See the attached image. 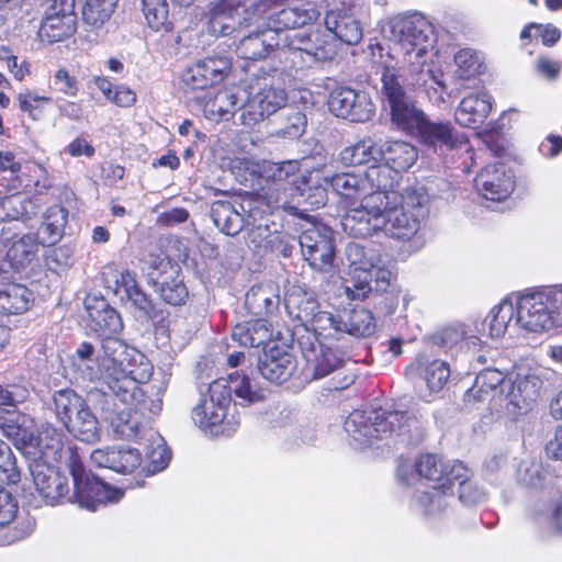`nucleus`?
Instances as JSON below:
<instances>
[{
    "instance_id": "nucleus-38",
    "label": "nucleus",
    "mask_w": 562,
    "mask_h": 562,
    "mask_svg": "<svg viewBox=\"0 0 562 562\" xmlns=\"http://www.w3.org/2000/svg\"><path fill=\"white\" fill-rule=\"evenodd\" d=\"M284 305L289 316L300 322L302 326L313 319V315L319 308L314 294L300 286H293L286 292Z\"/></svg>"
},
{
    "instance_id": "nucleus-10",
    "label": "nucleus",
    "mask_w": 562,
    "mask_h": 562,
    "mask_svg": "<svg viewBox=\"0 0 562 562\" xmlns=\"http://www.w3.org/2000/svg\"><path fill=\"white\" fill-rule=\"evenodd\" d=\"M229 389L224 379L210 383L207 395L192 409V420L204 432L211 436H231L236 431L238 422L227 418Z\"/></svg>"
},
{
    "instance_id": "nucleus-56",
    "label": "nucleus",
    "mask_w": 562,
    "mask_h": 562,
    "mask_svg": "<svg viewBox=\"0 0 562 562\" xmlns=\"http://www.w3.org/2000/svg\"><path fill=\"white\" fill-rule=\"evenodd\" d=\"M50 100L49 97L40 95L31 90H25L18 94L20 110L27 113L32 120H40L42 117L44 105L49 103Z\"/></svg>"
},
{
    "instance_id": "nucleus-60",
    "label": "nucleus",
    "mask_w": 562,
    "mask_h": 562,
    "mask_svg": "<svg viewBox=\"0 0 562 562\" xmlns=\"http://www.w3.org/2000/svg\"><path fill=\"white\" fill-rule=\"evenodd\" d=\"M351 277L352 290L347 286L352 299H364L373 290L372 271H349Z\"/></svg>"
},
{
    "instance_id": "nucleus-33",
    "label": "nucleus",
    "mask_w": 562,
    "mask_h": 562,
    "mask_svg": "<svg viewBox=\"0 0 562 562\" xmlns=\"http://www.w3.org/2000/svg\"><path fill=\"white\" fill-rule=\"evenodd\" d=\"M64 429V427L57 428L48 422L43 423L38 435L34 436V442L29 443L31 452H26V454L37 459L56 460L66 440Z\"/></svg>"
},
{
    "instance_id": "nucleus-63",
    "label": "nucleus",
    "mask_w": 562,
    "mask_h": 562,
    "mask_svg": "<svg viewBox=\"0 0 562 562\" xmlns=\"http://www.w3.org/2000/svg\"><path fill=\"white\" fill-rule=\"evenodd\" d=\"M30 391L19 384L0 385V405L21 404L27 400Z\"/></svg>"
},
{
    "instance_id": "nucleus-14",
    "label": "nucleus",
    "mask_w": 562,
    "mask_h": 562,
    "mask_svg": "<svg viewBox=\"0 0 562 562\" xmlns=\"http://www.w3.org/2000/svg\"><path fill=\"white\" fill-rule=\"evenodd\" d=\"M542 385L541 369H520L514 381H507L505 392L501 394L497 407L503 408L512 418L525 415L531 411L538 400Z\"/></svg>"
},
{
    "instance_id": "nucleus-30",
    "label": "nucleus",
    "mask_w": 562,
    "mask_h": 562,
    "mask_svg": "<svg viewBox=\"0 0 562 562\" xmlns=\"http://www.w3.org/2000/svg\"><path fill=\"white\" fill-rule=\"evenodd\" d=\"M450 373V367L446 361L429 360L424 356H418L406 369V374H417L425 381L430 395L440 392L445 387Z\"/></svg>"
},
{
    "instance_id": "nucleus-29",
    "label": "nucleus",
    "mask_w": 562,
    "mask_h": 562,
    "mask_svg": "<svg viewBox=\"0 0 562 562\" xmlns=\"http://www.w3.org/2000/svg\"><path fill=\"white\" fill-rule=\"evenodd\" d=\"M453 499L450 485L429 484L419 486L414 496V506L426 516H439L445 513Z\"/></svg>"
},
{
    "instance_id": "nucleus-28",
    "label": "nucleus",
    "mask_w": 562,
    "mask_h": 562,
    "mask_svg": "<svg viewBox=\"0 0 562 562\" xmlns=\"http://www.w3.org/2000/svg\"><path fill=\"white\" fill-rule=\"evenodd\" d=\"M380 160L385 164L392 172L393 187L396 183L397 175L408 170L418 158V149L411 143L404 140H387L380 147Z\"/></svg>"
},
{
    "instance_id": "nucleus-16",
    "label": "nucleus",
    "mask_w": 562,
    "mask_h": 562,
    "mask_svg": "<svg viewBox=\"0 0 562 562\" xmlns=\"http://www.w3.org/2000/svg\"><path fill=\"white\" fill-rule=\"evenodd\" d=\"M147 274L166 303L175 306L186 303L189 292L178 263L166 257H151Z\"/></svg>"
},
{
    "instance_id": "nucleus-11",
    "label": "nucleus",
    "mask_w": 562,
    "mask_h": 562,
    "mask_svg": "<svg viewBox=\"0 0 562 562\" xmlns=\"http://www.w3.org/2000/svg\"><path fill=\"white\" fill-rule=\"evenodd\" d=\"M251 166L254 172L266 182L262 188L268 204L271 207L288 209L292 206L295 200V192L300 189L299 172L300 162L297 160H285L280 162L263 161L261 165Z\"/></svg>"
},
{
    "instance_id": "nucleus-48",
    "label": "nucleus",
    "mask_w": 562,
    "mask_h": 562,
    "mask_svg": "<svg viewBox=\"0 0 562 562\" xmlns=\"http://www.w3.org/2000/svg\"><path fill=\"white\" fill-rule=\"evenodd\" d=\"M341 339L350 337H367L373 334L375 322L372 313L366 308H355L341 315Z\"/></svg>"
},
{
    "instance_id": "nucleus-26",
    "label": "nucleus",
    "mask_w": 562,
    "mask_h": 562,
    "mask_svg": "<svg viewBox=\"0 0 562 562\" xmlns=\"http://www.w3.org/2000/svg\"><path fill=\"white\" fill-rule=\"evenodd\" d=\"M18 404L8 405L15 407ZM5 405H0V429L2 434L10 439L14 446L26 452L29 443L34 442V420L31 416L19 412L15 408H4Z\"/></svg>"
},
{
    "instance_id": "nucleus-3",
    "label": "nucleus",
    "mask_w": 562,
    "mask_h": 562,
    "mask_svg": "<svg viewBox=\"0 0 562 562\" xmlns=\"http://www.w3.org/2000/svg\"><path fill=\"white\" fill-rule=\"evenodd\" d=\"M319 12L311 4L285 8L284 0H259L248 4L245 0H217L211 3L207 16V31L215 36L232 35L238 25L257 23L266 25L278 33H303L314 35L319 33L326 41L322 31L314 32L289 30L304 26L316 20Z\"/></svg>"
},
{
    "instance_id": "nucleus-4",
    "label": "nucleus",
    "mask_w": 562,
    "mask_h": 562,
    "mask_svg": "<svg viewBox=\"0 0 562 562\" xmlns=\"http://www.w3.org/2000/svg\"><path fill=\"white\" fill-rule=\"evenodd\" d=\"M428 195L424 188H406L403 195L390 189L364 218L358 216L357 232L352 237L367 238L379 232L397 240L412 239L427 214Z\"/></svg>"
},
{
    "instance_id": "nucleus-46",
    "label": "nucleus",
    "mask_w": 562,
    "mask_h": 562,
    "mask_svg": "<svg viewBox=\"0 0 562 562\" xmlns=\"http://www.w3.org/2000/svg\"><path fill=\"white\" fill-rule=\"evenodd\" d=\"M150 445L146 447L145 459H142V472L146 475L156 474L167 468L171 452L162 437L155 431H149L146 438Z\"/></svg>"
},
{
    "instance_id": "nucleus-55",
    "label": "nucleus",
    "mask_w": 562,
    "mask_h": 562,
    "mask_svg": "<svg viewBox=\"0 0 562 562\" xmlns=\"http://www.w3.org/2000/svg\"><path fill=\"white\" fill-rule=\"evenodd\" d=\"M440 342L445 347H453L461 344V348L467 346L468 350L481 346V339L476 336H468L463 324H453L443 328L439 336Z\"/></svg>"
},
{
    "instance_id": "nucleus-47",
    "label": "nucleus",
    "mask_w": 562,
    "mask_h": 562,
    "mask_svg": "<svg viewBox=\"0 0 562 562\" xmlns=\"http://www.w3.org/2000/svg\"><path fill=\"white\" fill-rule=\"evenodd\" d=\"M516 310V304L510 299L503 300L491 310L485 319L491 337H503L507 330L518 327V324H515Z\"/></svg>"
},
{
    "instance_id": "nucleus-36",
    "label": "nucleus",
    "mask_w": 562,
    "mask_h": 562,
    "mask_svg": "<svg viewBox=\"0 0 562 562\" xmlns=\"http://www.w3.org/2000/svg\"><path fill=\"white\" fill-rule=\"evenodd\" d=\"M446 485H450L451 492L458 485L459 499L465 506H472L485 499L484 491L470 480V471L461 462L451 467L443 482V486Z\"/></svg>"
},
{
    "instance_id": "nucleus-24",
    "label": "nucleus",
    "mask_w": 562,
    "mask_h": 562,
    "mask_svg": "<svg viewBox=\"0 0 562 562\" xmlns=\"http://www.w3.org/2000/svg\"><path fill=\"white\" fill-rule=\"evenodd\" d=\"M68 468L70 470L74 481V494L68 496V499L78 503L80 507L88 510L95 512L98 509V501L100 488L98 485L102 484L97 476L86 472V469L79 457L70 452L68 458Z\"/></svg>"
},
{
    "instance_id": "nucleus-20",
    "label": "nucleus",
    "mask_w": 562,
    "mask_h": 562,
    "mask_svg": "<svg viewBox=\"0 0 562 562\" xmlns=\"http://www.w3.org/2000/svg\"><path fill=\"white\" fill-rule=\"evenodd\" d=\"M231 69L226 57H206L183 70L181 83L184 92L205 90L223 80Z\"/></svg>"
},
{
    "instance_id": "nucleus-51",
    "label": "nucleus",
    "mask_w": 562,
    "mask_h": 562,
    "mask_svg": "<svg viewBox=\"0 0 562 562\" xmlns=\"http://www.w3.org/2000/svg\"><path fill=\"white\" fill-rule=\"evenodd\" d=\"M453 77L459 81H468L481 74L483 64L479 54L470 48L456 53Z\"/></svg>"
},
{
    "instance_id": "nucleus-37",
    "label": "nucleus",
    "mask_w": 562,
    "mask_h": 562,
    "mask_svg": "<svg viewBox=\"0 0 562 562\" xmlns=\"http://www.w3.org/2000/svg\"><path fill=\"white\" fill-rule=\"evenodd\" d=\"M329 180V176H321L318 173L301 177L299 181L300 189L294 191L295 200L293 203L310 205L314 209L324 206L328 199Z\"/></svg>"
},
{
    "instance_id": "nucleus-53",
    "label": "nucleus",
    "mask_w": 562,
    "mask_h": 562,
    "mask_svg": "<svg viewBox=\"0 0 562 562\" xmlns=\"http://www.w3.org/2000/svg\"><path fill=\"white\" fill-rule=\"evenodd\" d=\"M346 258L349 262V271H368L375 267L380 258L373 250H367L358 243H349L346 247Z\"/></svg>"
},
{
    "instance_id": "nucleus-62",
    "label": "nucleus",
    "mask_w": 562,
    "mask_h": 562,
    "mask_svg": "<svg viewBox=\"0 0 562 562\" xmlns=\"http://www.w3.org/2000/svg\"><path fill=\"white\" fill-rule=\"evenodd\" d=\"M53 82L55 88L68 97H76L79 91V82L77 78L65 68H59L54 77Z\"/></svg>"
},
{
    "instance_id": "nucleus-35",
    "label": "nucleus",
    "mask_w": 562,
    "mask_h": 562,
    "mask_svg": "<svg viewBox=\"0 0 562 562\" xmlns=\"http://www.w3.org/2000/svg\"><path fill=\"white\" fill-rule=\"evenodd\" d=\"M68 215V210L60 204H54L46 209L36 233L42 246H54L61 239Z\"/></svg>"
},
{
    "instance_id": "nucleus-64",
    "label": "nucleus",
    "mask_w": 562,
    "mask_h": 562,
    "mask_svg": "<svg viewBox=\"0 0 562 562\" xmlns=\"http://www.w3.org/2000/svg\"><path fill=\"white\" fill-rule=\"evenodd\" d=\"M305 125V115L299 111H294L289 116V124L277 132V135L290 139L299 138L304 133Z\"/></svg>"
},
{
    "instance_id": "nucleus-5",
    "label": "nucleus",
    "mask_w": 562,
    "mask_h": 562,
    "mask_svg": "<svg viewBox=\"0 0 562 562\" xmlns=\"http://www.w3.org/2000/svg\"><path fill=\"white\" fill-rule=\"evenodd\" d=\"M239 30H249L236 46V54L244 59L266 57L273 48H289L305 54L310 60L324 61L333 58L334 46L319 33H278L266 25L250 23L238 25L232 34Z\"/></svg>"
},
{
    "instance_id": "nucleus-8",
    "label": "nucleus",
    "mask_w": 562,
    "mask_h": 562,
    "mask_svg": "<svg viewBox=\"0 0 562 562\" xmlns=\"http://www.w3.org/2000/svg\"><path fill=\"white\" fill-rule=\"evenodd\" d=\"M89 398L109 420L116 438L125 440L147 438L149 431H154L149 428L150 417L161 409V402L146 401L143 391L142 396L131 403L104 390L91 391Z\"/></svg>"
},
{
    "instance_id": "nucleus-45",
    "label": "nucleus",
    "mask_w": 562,
    "mask_h": 562,
    "mask_svg": "<svg viewBox=\"0 0 562 562\" xmlns=\"http://www.w3.org/2000/svg\"><path fill=\"white\" fill-rule=\"evenodd\" d=\"M214 225L228 236L237 235L244 227V215L229 201H215L211 206Z\"/></svg>"
},
{
    "instance_id": "nucleus-34",
    "label": "nucleus",
    "mask_w": 562,
    "mask_h": 562,
    "mask_svg": "<svg viewBox=\"0 0 562 562\" xmlns=\"http://www.w3.org/2000/svg\"><path fill=\"white\" fill-rule=\"evenodd\" d=\"M492 110V98L486 93H471L459 103L454 116L464 127L476 128L487 119Z\"/></svg>"
},
{
    "instance_id": "nucleus-39",
    "label": "nucleus",
    "mask_w": 562,
    "mask_h": 562,
    "mask_svg": "<svg viewBox=\"0 0 562 562\" xmlns=\"http://www.w3.org/2000/svg\"><path fill=\"white\" fill-rule=\"evenodd\" d=\"M241 88L236 91L225 89L218 91L213 98L204 104V113L211 120H228L239 111V106L245 103Z\"/></svg>"
},
{
    "instance_id": "nucleus-12",
    "label": "nucleus",
    "mask_w": 562,
    "mask_h": 562,
    "mask_svg": "<svg viewBox=\"0 0 562 562\" xmlns=\"http://www.w3.org/2000/svg\"><path fill=\"white\" fill-rule=\"evenodd\" d=\"M554 300V285L518 296L515 302L517 308L515 324H518V328L530 333L560 329V321L557 318L558 304Z\"/></svg>"
},
{
    "instance_id": "nucleus-57",
    "label": "nucleus",
    "mask_w": 562,
    "mask_h": 562,
    "mask_svg": "<svg viewBox=\"0 0 562 562\" xmlns=\"http://www.w3.org/2000/svg\"><path fill=\"white\" fill-rule=\"evenodd\" d=\"M20 477L21 473L15 457L10 447L0 440V482L15 484L20 481Z\"/></svg>"
},
{
    "instance_id": "nucleus-43",
    "label": "nucleus",
    "mask_w": 562,
    "mask_h": 562,
    "mask_svg": "<svg viewBox=\"0 0 562 562\" xmlns=\"http://www.w3.org/2000/svg\"><path fill=\"white\" fill-rule=\"evenodd\" d=\"M227 389H229V401L232 393L240 400V404H254L261 402L267 396V390L259 385L257 379L246 373L235 372L229 374Z\"/></svg>"
},
{
    "instance_id": "nucleus-2",
    "label": "nucleus",
    "mask_w": 562,
    "mask_h": 562,
    "mask_svg": "<svg viewBox=\"0 0 562 562\" xmlns=\"http://www.w3.org/2000/svg\"><path fill=\"white\" fill-rule=\"evenodd\" d=\"M71 360L83 380L101 381L106 393L130 403L142 396L139 384L150 376L145 356L114 337L104 338L98 350L90 342H81Z\"/></svg>"
},
{
    "instance_id": "nucleus-15",
    "label": "nucleus",
    "mask_w": 562,
    "mask_h": 562,
    "mask_svg": "<svg viewBox=\"0 0 562 562\" xmlns=\"http://www.w3.org/2000/svg\"><path fill=\"white\" fill-rule=\"evenodd\" d=\"M303 259L318 272L333 274L338 268L335 255L334 234L323 224H313L299 237Z\"/></svg>"
},
{
    "instance_id": "nucleus-61",
    "label": "nucleus",
    "mask_w": 562,
    "mask_h": 562,
    "mask_svg": "<svg viewBox=\"0 0 562 562\" xmlns=\"http://www.w3.org/2000/svg\"><path fill=\"white\" fill-rule=\"evenodd\" d=\"M124 299H126V301L136 308V311L139 313V317L150 319L155 316V308L151 300L139 286L134 289Z\"/></svg>"
},
{
    "instance_id": "nucleus-27",
    "label": "nucleus",
    "mask_w": 562,
    "mask_h": 562,
    "mask_svg": "<svg viewBox=\"0 0 562 562\" xmlns=\"http://www.w3.org/2000/svg\"><path fill=\"white\" fill-rule=\"evenodd\" d=\"M295 368L294 357L278 346L265 351L258 364L260 374L266 380L278 384L285 382L293 374Z\"/></svg>"
},
{
    "instance_id": "nucleus-9",
    "label": "nucleus",
    "mask_w": 562,
    "mask_h": 562,
    "mask_svg": "<svg viewBox=\"0 0 562 562\" xmlns=\"http://www.w3.org/2000/svg\"><path fill=\"white\" fill-rule=\"evenodd\" d=\"M49 409L63 427L80 441L92 443L100 439V425L86 401L71 389L55 391Z\"/></svg>"
},
{
    "instance_id": "nucleus-22",
    "label": "nucleus",
    "mask_w": 562,
    "mask_h": 562,
    "mask_svg": "<svg viewBox=\"0 0 562 562\" xmlns=\"http://www.w3.org/2000/svg\"><path fill=\"white\" fill-rule=\"evenodd\" d=\"M506 383L505 374L502 371L485 368L476 374L472 387L465 392L464 403L470 406L488 404L496 408L501 394L505 392Z\"/></svg>"
},
{
    "instance_id": "nucleus-17",
    "label": "nucleus",
    "mask_w": 562,
    "mask_h": 562,
    "mask_svg": "<svg viewBox=\"0 0 562 562\" xmlns=\"http://www.w3.org/2000/svg\"><path fill=\"white\" fill-rule=\"evenodd\" d=\"M329 111L338 117L352 122H367L375 113V105L366 91H357L349 87H337L328 98Z\"/></svg>"
},
{
    "instance_id": "nucleus-1",
    "label": "nucleus",
    "mask_w": 562,
    "mask_h": 562,
    "mask_svg": "<svg viewBox=\"0 0 562 562\" xmlns=\"http://www.w3.org/2000/svg\"><path fill=\"white\" fill-rule=\"evenodd\" d=\"M383 33L391 46L383 53L384 48L378 45L379 93L392 124L415 137L425 150L438 156L467 147L468 138L463 134L449 122L431 121L408 92L409 87L424 89L434 104L445 102L443 72L428 63L437 42L434 25L419 13L398 15L387 21Z\"/></svg>"
},
{
    "instance_id": "nucleus-42",
    "label": "nucleus",
    "mask_w": 562,
    "mask_h": 562,
    "mask_svg": "<svg viewBox=\"0 0 562 562\" xmlns=\"http://www.w3.org/2000/svg\"><path fill=\"white\" fill-rule=\"evenodd\" d=\"M37 198H30L22 193H15L0 201V221H26L40 210Z\"/></svg>"
},
{
    "instance_id": "nucleus-32",
    "label": "nucleus",
    "mask_w": 562,
    "mask_h": 562,
    "mask_svg": "<svg viewBox=\"0 0 562 562\" xmlns=\"http://www.w3.org/2000/svg\"><path fill=\"white\" fill-rule=\"evenodd\" d=\"M325 26L326 30L331 33V35L325 33L323 34L334 46L335 50L336 46L334 43V37L347 45H357L360 43L363 36L360 22L347 13L340 14L335 11H327L325 15ZM335 55L336 53L333 55V57Z\"/></svg>"
},
{
    "instance_id": "nucleus-13",
    "label": "nucleus",
    "mask_w": 562,
    "mask_h": 562,
    "mask_svg": "<svg viewBox=\"0 0 562 562\" xmlns=\"http://www.w3.org/2000/svg\"><path fill=\"white\" fill-rule=\"evenodd\" d=\"M245 103L239 106V121L251 127L276 113L286 102L284 89L274 86L272 77L257 78L244 88Z\"/></svg>"
},
{
    "instance_id": "nucleus-49",
    "label": "nucleus",
    "mask_w": 562,
    "mask_h": 562,
    "mask_svg": "<svg viewBox=\"0 0 562 562\" xmlns=\"http://www.w3.org/2000/svg\"><path fill=\"white\" fill-rule=\"evenodd\" d=\"M341 325H344L341 315H335L318 308L313 315V319H310L304 327L314 333L315 340L318 339L317 337H322L328 341H339L341 340Z\"/></svg>"
},
{
    "instance_id": "nucleus-23",
    "label": "nucleus",
    "mask_w": 562,
    "mask_h": 562,
    "mask_svg": "<svg viewBox=\"0 0 562 562\" xmlns=\"http://www.w3.org/2000/svg\"><path fill=\"white\" fill-rule=\"evenodd\" d=\"M480 194L490 201H503L514 191V175L503 164L488 165L474 179Z\"/></svg>"
},
{
    "instance_id": "nucleus-58",
    "label": "nucleus",
    "mask_w": 562,
    "mask_h": 562,
    "mask_svg": "<svg viewBox=\"0 0 562 562\" xmlns=\"http://www.w3.org/2000/svg\"><path fill=\"white\" fill-rule=\"evenodd\" d=\"M546 472L542 464L536 460H524L517 470L518 481L527 486L538 487L544 482Z\"/></svg>"
},
{
    "instance_id": "nucleus-50",
    "label": "nucleus",
    "mask_w": 562,
    "mask_h": 562,
    "mask_svg": "<svg viewBox=\"0 0 562 562\" xmlns=\"http://www.w3.org/2000/svg\"><path fill=\"white\" fill-rule=\"evenodd\" d=\"M380 154V148H375V142L371 137H367L345 147L339 154V159L346 166H360L378 162Z\"/></svg>"
},
{
    "instance_id": "nucleus-52",
    "label": "nucleus",
    "mask_w": 562,
    "mask_h": 562,
    "mask_svg": "<svg viewBox=\"0 0 562 562\" xmlns=\"http://www.w3.org/2000/svg\"><path fill=\"white\" fill-rule=\"evenodd\" d=\"M117 0H86L82 7L83 21L93 27L103 25L113 13Z\"/></svg>"
},
{
    "instance_id": "nucleus-7",
    "label": "nucleus",
    "mask_w": 562,
    "mask_h": 562,
    "mask_svg": "<svg viewBox=\"0 0 562 562\" xmlns=\"http://www.w3.org/2000/svg\"><path fill=\"white\" fill-rule=\"evenodd\" d=\"M392 172L386 167L371 166L363 173L341 172L329 176L330 188L341 198L360 200V205L349 210L341 218L344 232L350 236L357 232L358 216L368 217L385 192L393 189Z\"/></svg>"
},
{
    "instance_id": "nucleus-25",
    "label": "nucleus",
    "mask_w": 562,
    "mask_h": 562,
    "mask_svg": "<svg viewBox=\"0 0 562 562\" xmlns=\"http://www.w3.org/2000/svg\"><path fill=\"white\" fill-rule=\"evenodd\" d=\"M449 472L446 471L441 460L435 454L420 456L415 464L403 462L397 469V479L406 485L419 483L426 485L423 479L432 484H440L446 481Z\"/></svg>"
},
{
    "instance_id": "nucleus-21",
    "label": "nucleus",
    "mask_w": 562,
    "mask_h": 562,
    "mask_svg": "<svg viewBox=\"0 0 562 562\" xmlns=\"http://www.w3.org/2000/svg\"><path fill=\"white\" fill-rule=\"evenodd\" d=\"M29 469L34 486L40 495L50 505L68 497L67 476L61 474L47 459L32 458Z\"/></svg>"
},
{
    "instance_id": "nucleus-54",
    "label": "nucleus",
    "mask_w": 562,
    "mask_h": 562,
    "mask_svg": "<svg viewBox=\"0 0 562 562\" xmlns=\"http://www.w3.org/2000/svg\"><path fill=\"white\" fill-rule=\"evenodd\" d=\"M142 7L150 29L168 30L170 22L167 0H142Z\"/></svg>"
},
{
    "instance_id": "nucleus-6",
    "label": "nucleus",
    "mask_w": 562,
    "mask_h": 562,
    "mask_svg": "<svg viewBox=\"0 0 562 562\" xmlns=\"http://www.w3.org/2000/svg\"><path fill=\"white\" fill-rule=\"evenodd\" d=\"M345 430L352 445L364 448L394 436L417 441L422 438L424 428L413 414L379 408L353 411L345 420Z\"/></svg>"
},
{
    "instance_id": "nucleus-18",
    "label": "nucleus",
    "mask_w": 562,
    "mask_h": 562,
    "mask_svg": "<svg viewBox=\"0 0 562 562\" xmlns=\"http://www.w3.org/2000/svg\"><path fill=\"white\" fill-rule=\"evenodd\" d=\"M302 355L305 360V376L313 380L322 379L340 368L347 356L330 342L318 339L306 346L301 342Z\"/></svg>"
},
{
    "instance_id": "nucleus-44",
    "label": "nucleus",
    "mask_w": 562,
    "mask_h": 562,
    "mask_svg": "<svg viewBox=\"0 0 562 562\" xmlns=\"http://www.w3.org/2000/svg\"><path fill=\"white\" fill-rule=\"evenodd\" d=\"M33 300V292L25 285L18 283L0 285V313L2 314H22L29 310Z\"/></svg>"
},
{
    "instance_id": "nucleus-59",
    "label": "nucleus",
    "mask_w": 562,
    "mask_h": 562,
    "mask_svg": "<svg viewBox=\"0 0 562 562\" xmlns=\"http://www.w3.org/2000/svg\"><path fill=\"white\" fill-rule=\"evenodd\" d=\"M560 31L552 24L530 23L520 33L521 40L540 37L543 45L552 46L560 40Z\"/></svg>"
},
{
    "instance_id": "nucleus-40",
    "label": "nucleus",
    "mask_w": 562,
    "mask_h": 562,
    "mask_svg": "<svg viewBox=\"0 0 562 562\" xmlns=\"http://www.w3.org/2000/svg\"><path fill=\"white\" fill-rule=\"evenodd\" d=\"M280 297L277 286L272 283L251 286L246 293L245 306L255 316L271 314L279 306Z\"/></svg>"
},
{
    "instance_id": "nucleus-19",
    "label": "nucleus",
    "mask_w": 562,
    "mask_h": 562,
    "mask_svg": "<svg viewBox=\"0 0 562 562\" xmlns=\"http://www.w3.org/2000/svg\"><path fill=\"white\" fill-rule=\"evenodd\" d=\"M38 243L37 235L24 234L19 236L11 226H3L0 235V256L4 258L7 268L20 271L35 258Z\"/></svg>"
},
{
    "instance_id": "nucleus-31",
    "label": "nucleus",
    "mask_w": 562,
    "mask_h": 562,
    "mask_svg": "<svg viewBox=\"0 0 562 562\" xmlns=\"http://www.w3.org/2000/svg\"><path fill=\"white\" fill-rule=\"evenodd\" d=\"M86 310L91 327L101 335L112 337L123 329L120 314L104 299L93 297L86 301Z\"/></svg>"
},
{
    "instance_id": "nucleus-41",
    "label": "nucleus",
    "mask_w": 562,
    "mask_h": 562,
    "mask_svg": "<svg viewBox=\"0 0 562 562\" xmlns=\"http://www.w3.org/2000/svg\"><path fill=\"white\" fill-rule=\"evenodd\" d=\"M271 337V325L263 318L239 323L232 330L233 340L243 347H260L269 341Z\"/></svg>"
}]
</instances>
